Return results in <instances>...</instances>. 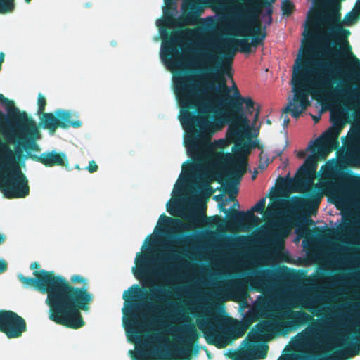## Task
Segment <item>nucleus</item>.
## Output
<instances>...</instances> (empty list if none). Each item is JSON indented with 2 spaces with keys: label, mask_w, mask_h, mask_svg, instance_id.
Instances as JSON below:
<instances>
[{
  "label": "nucleus",
  "mask_w": 360,
  "mask_h": 360,
  "mask_svg": "<svg viewBox=\"0 0 360 360\" xmlns=\"http://www.w3.org/2000/svg\"><path fill=\"white\" fill-rule=\"evenodd\" d=\"M6 240V237L4 235L0 233V245L4 243Z\"/></svg>",
  "instance_id": "47"
},
{
  "label": "nucleus",
  "mask_w": 360,
  "mask_h": 360,
  "mask_svg": "<svg viewBox=\"0 0 360 360\" xmlns=\"http://www.w3.org/2000/svg\"><path fill=\"white\" fill-rule=\"evenodd\" d=\"M255 283H260V278H257L256 281H255Z\"/></svg>",
  "instance_id": "60"
},
{
  "label": "nucleus",
  "mask_w": 360,
  "mask_h": 360,
  "mask_svg": "<svg viewBox=\"0 0 360 360\" xmlns=\"http://www.w3.org/2000/svg\"><path fill=\"white\" fill-rule=\"evenodd\" d=\"M199 328L202 330L204 337L209 345L218 347L222 346L224 340V328L220 323H200Z\"/></svg>",
  "instance_id": "14"
},
{
  "label": "nucleus",
  "mask_w": 360,
  "mask_h": 360,
  "mask_svg": "<svg viewBox=\"0 0 360 360\" xmlns=\"http://www.w3.org/2000/svg\"><path fill=\"white\" fill-rule=\"evenodd\" d=\"M295 6L294 4L290 0H283L281 4V9L283 14L284 15L289 16L290 15L293 11Z\"/></svg>",
  "instance_id": "26"
},
{
  "label": "nucleus",
  "mask_w": 360,
  "mask_h": 360,
  "mask_svg": "<svg viewBox=\"0 0 360 360\" xmlns=\"http://www.w3.org/2000/svg\"><path fill=\"white\" fill-rule=\"evenodd\" d=\"M143 294L144 291L143 288L138 285H132L129 288L128 291H124L123 293V299L125 300V302L128 303L127 312L124 311V314L129 316L128 323L126 322L124 324L125 327L127 328V333L128 338L131 342L134 341L132 338L139 340L141 338V328L143 325L139 319L137 313L139 306L135 303L134 300Z\"/></svg>",
  "instance_id": "8"
},
{
  "label": "nucleus",
  "mask_w": 360,
  "mask_h": 360,
  "mask_svg": "<svg viewBox=\"0 0 360 360\" xmlns=\"http://www.w3.org/2000/svg\"><path fill=\"white\" fill-rule=\"evenodd\" d=\"M224 48L226 51L223 58L210 50L201 53V58L204 61L217 63L205 69L207 72H210L206 76L210 77L212 81L205 82L202 87L193 82L190 76H179L174 79V92L180 107L179 119L188 133L185 146L188 155L193 160L183 169L184 172L195 170L214 155V147L210 141L213 132V123L207 113L212 111L214 96H221L220 101L231 91L225 75L232 77L231 63L237 51L233 46H225Z\"/></svg>",
  "instance_id": "1"
},
{
  "label": "nucleus",
  "mask_w": 360,
  "mask_h": 360,
  "mask_svg": "<svg viewBox=\"0 0 360 360\" xmlns=\"http://www.w3.org/2000/svg\"><path fill=\"white\" fill-rule=\"evenodd\" d=\"M181 21L184 25H193L203 11V8L197 0H184Z\"/></svg>",
  "instance_id": "16"
},
{
  "label": "nucleus",
  "mask_w": 360,
  "mask_h": 360,
  "mask_svg": "<svg viewBox=\"0 0 360 360\" xmlns=\"http://www.w3.org/2000/svg\"><path fill=\"white\" fill-rule=\"evenodd\" d=\"M297 155L299 157V158H303L304 155H305V153L304 151H299L297 154Z\"/></svg>",
  "instance_id": "50"
},
{
  "label": "nucleus",
  "mask_w": 360,
  "mask_h": 360,
  "mask_svg": "<svg viewBox=\"0 0 360 360\" xmlns=\"http://www.w3.org/2000/svg\"><path fill=\"white\" fill-rule=\"evenodd\" d=\"M204 186H205V188L206 189H210L211 188L207 183L205 184Z\"/></svg>",
  "instance_id": "56"
},
{
  "label": "nucleus",
  "mask_w": 360,
  "mask_h": 360,
  "mask_svg": "<svg viewBox=\"0 0 360 360\" xmlns=\"http://www.w3.org/2000/svg\"><path fill=\"white\" fill-rule=\"evenodd\" d=\"M309 334H311V335H314L316 337L318 338V335H319V331L317 330V328L315 327V326H311L309 330Z\"/></svg>",
  "instance_id": "38"
},
{
  "label": "nucleus",
  "mask_w": 360,
  "mask_h": 360,
  "mask_svg": "<svg viewBox=\"0 0 360 360\" xmlns=\"http://www.w3.org/2000/svg\"><path fill=\"white\" fill-rule=\"evenodd\" d=\"M15 0H0V13L12 12L15 8Z\"/></svg>",
  "instance_id": "25"
},
{
  "label": "nucleus",
  "mask_w": 360,
  "mask_h": 360,
  "mask_svg": "<svg viewBox=\"0 0 360 360\" xmlns=\"http://www.w3.org/2000/svg\"><path fill=\"white\" fill-rule=\"evenodd\" d=\"M266 122H267V124H271V121H270L269 120H268L266 121Z\"/></svg>",
  "instance_id": "62"
},
{
  "label": "nucleus",
  "mask_w": 360,
  "mask_h": 360,
  "mask_svg": "<svg viewBox=\"0 0 360 360\" xmlns=\"http://www.w3.org/2000/svg\"><path fill=\"white\" fill-rule=\"evenodd\" d=\"M257 171H255L254 172V174H252V179H255L256 178V176H257Z\"/></svg>",
  "instance_id": "55"
},
{
  "label": "nucleus",
  "mask_w": 360,
  "mask_h": 360,
  "mask_svg": "<svg viewBox=\"0 0 360 360\" xmlns=\"http://www.w3.org/2000/svg\"><path fill=\"white\" fill-rule=\"evenodd\" d=\"M330 122L333 126L317 140V150L323 155L339 148L338 137L345 124V115L340 111L331 112Z\"/></svg>",
  "instance_id": "9"
},
{
  "label": "nucleus",
  "mask_w": 360,
  "mask_h": 360,
  "mask_svg": "<svg viewBox=\"0 0 360 360\" xmlns=\"http://www.w3.org/2000/svg\"><path fill=\"white\" fill-rule=\"evenodd\" d=\"M353 181L356 182V183H359L360 184V179L356 177V176H354L353 179H352Z\"/></svg>",
  "instance_id": "52"
},
{
  "label": "nucleus",
  "mask_w": 360,
  "mask_h": 360,
  "mask_svg": "<svg viewBox=\"0 0 360 360\" xmlns=\"http://www.w3.org/2000/svg\"><path fill=\"white\" fill-rule=\"evenodd\" d=\"M245 341H247V343H248V348L250 349H252V347H253V343H254V340H249V339H246Z\"/></svg>",
  "instance_id": "41"
},
{
  "label": "nucleus",
  "mask_w": 360,
  "mask_h": 360,
  "mask_svg": "<svg viewBox=\"0 0 360 360\" xmlns=\"http://www.w3.org/2000/svg\"><path fill=\"white\" fill-rule=\"evenodd\" d=\"M244 104L246 105L247 108V113H245L247 115L248 114L250 115L252 113L253 110H255V102L249 96L245 97L244 98Z\"/></svg>",
  "instance_id": "29"
},
{
  "label": "nucleus",
  "mask_w": 360,
  "mask_h": 360,
  "mask_svg": "<svg viewBox=\"0 0 360 360\" xmlns=\"http://www.w3.org/2000/svg\"><path fill=\"white\" fill-rule=\"evenodd\" d=\"M147 297L151 301L146 304L147 308L154 312H160L168 302L169 292L164 285H157L150 290Z\"/></svg>",
  "instance_id": "15"
},
{
  "label": "nucleus",
  "mask_w": 360,
  "mask_h": 360,
  "mask_svg": "<svg viewBox=\"0 0 360 360\" xmlns=\"http://www.w3.org/2000/svg\"><path fill=\"white\" fill-rule=\"evenodd\" d=\"M39 267H40V265L37 262H34L30 265V269H33V270L38 269H39Z\"/></svg>",
  "instance_id": "40"
},
{
  "label": "nucleus",
  "mask_w": 360,
  "mask_h": 360,
  "mask_svg": "<svg viewBox=\"0 0 360 360\" xmlns=\"http://www.w3.org/2000/svg\"><path fill=\"white\" fill-rule=\"evenodd\" d=\"M313 317L304 311H292L289 314L276 312L269 319L259 321L256 326V333L259 335L285 334L292 328H297L313 321Z\"/></svg>",
  "instance_id": "6"
},
{
  "label": "nucleus",
  "mask_w": 360,
  "mask_h": 360,
  "mask_svg": "<svg viewBox=\"0 0 360 360\" xmlns=\"http://www.w3.org/2000/svg\"><path fill=\"white\" fill-rule=\"evenodd\" d=\"M334 198L337 202H341L343 201V198L340 195H335Z\"/></svg>",
  "instance_id": "44"
},
{
  "label": "nucleus",
  "mask_w": 360,
  "mask_h": 360,
  "mask_svg": "<svg viewBox=\"0 0 360 360\" xmlns=\"http://www.w3.org/2000/svg\"><path fill=\"white\" fill-rule=\"evenodd\" d=\"M268 272H269L268 271H262V272L261 273V274H262V276H265L266 274H267V273H268Z\"/></svg>",
  "instance_id": "59"
},
{
  "label": "nucleus",
  "mask_w": 360,
  "mask_h": 360,
  "mask_svg": "<svg viewBox=\"0 0 360 360\" xmlns=\"http://www.w3.org/2000/svg\"><path fill=\"white\" fill-rule=\"evenodd\" d=\"M246 359H248V356H245V354H244L243 356L236 358L234 360H246Z\"/></svg>",
  "instance_id": "51"
},
{
  "label": "nucleus",
  "mask_w": 360,
  "mask_h": 360,
  "mask_svg": "<svg viewBox=\"0 0 360 360\" xmlns=\"http://www.w3.org/2000/svg\"><path fill=\"white\" fill-rule=\"evenodd\" d=\"M356 342L352 344L347 349L339 350L330 356L319 360H346L350 357L359 355L360 353V332L356 337Z\"/></svg>",
  "instance_id": "20"
},
{
  "label": "nucleus",
  "mask_w": 360,
  "mask_h": 360,
  "mask_svg": "<svg viewBox=\"0 0 360 360\" xmlns=\"http://www.w3.org/2000/svg\"><path fill=\"white\" fill-rule=\"evenodd\" d=\"M13 121L15 123L18 130H13L8 136V139L12 142L15 140L18 141V146L15 152L6 143L0 139V169L4 171L0 174V191L8 199L25 198L30 193L28 180L19 167L15 157L16 155L20 158L25 149L20 143L22 141H19L18 137L20 127L13 120Z\"/></svg>",
  "instance_id": "4"
},
{
  "label": "nucleus",
  "mask_w": 360,
  "mask_h": 360,
  "mask_svg": "<svg viewBox=\"0 0 360 360\" xmlns=\"http://www.w3.org/2000/svg\"><path fill=\"white\" fill-rule=\"evenodd\" d=\"M269 346L266 344L259 345L255 349L256 358L259 359H264L266 357L268 353Z\"/></svg>",
  "instance_id": "27"
},
{
  "label": "nucleus",
  "mask_w": 360,
  "mask_h": 360,
  "mask_svg": "<svg viewBox=\"0 0 360 360\" xmlns=\"http://www.w3.org/2000/svg\"><path fill=\"white\" fill-rule=\"evenodd\" d=\"M266 8H267L266 14L268 15V17H270L272 15V13H273L272 7H266Z\"/></svg>",
  "instance_id": "46"
},
{
  "label": "nucleus",
  "mask_w": 360,
  "mask_h": 360,
  "mask_svg": "<svg viewBox=\"0 0 360 360\" xmlns=\"http://www.w3.org/2000/svg\"><path fill=\"white\" fill-rule=\"evenodd\" d=\"M68 282L71 285H72L71 283H81L82 284V287L81 288H79V287H77V288H82V289H84L86 292V293L88 294V297H89V300H88V302L84 305V307H82L81 309L78 308L77 309V314H76V319H77V321L75 323V325L74 326H64L65 327L68 328H71V329H79V328H82L84 325H85V321L82 317V313H81V311H88L89 309V305L91 304V302H93L94 300V295L92 293H91L89 290H88V282H87V280L86 278H84V277H82V276L80 275H78V274H75V275H72L71 277H70V283L68 281ZM75 288H76V286H74Z\"/></svg>",
  "instance_id": "13"
},
{
  "label": "nucleus",
  "mask_w": 360,
  "mask_h": 360,
  "mask_svg": "<svg viewBox=\"0 0 360 360\" xmlns=\"http://www.w3.org/2000/svg\"><path fill=\"white\" fill-rule=\"evenodd\" d=\"M37 112L41 115V122L44 129H48L51 134H54L58 128L68 129L70 127L79 128L82 125L79 120H72L70 111L56 110L54 113L45 112L46 106V98L39 93L37 98Z\"/></svg>",
  "instance_id": "7"
},
{
  "label": "nucleus",
  "mask_w": 360,
  "mask_h": 360,
  "mask_svg": "<svg viewBox=\"0 0 360 360\" xmlns=\"http://www.w3.org/2000/svg\"><path fill=\"white\" fill-rule=\"evenodd\" d=\"M347 221L341 227V229L345 232L350 231L354 224L351 218L347 219Z\"/></svg>",
  "instance_id": "32"
},
{
  "label": "nucleus",
  "mask_w": 360,
  "mask_h": 360,
  "mask_svg": "<svg viewBox=\"0 0 360 360\" xmlns=\"http://www.w3.org/2000/svg\"><path fill=\"white\" fill-rule=\"evenodd\" d=\"M98 169V167L95 161L91 160L89 162V165L86 167V169L89 171V173H94L96 172Z\"/></svg>",
  "instance_id": "33"
},
{
  "label": "nucleus",
  "mask_w": 360,
  "mask_h": 360,
  "mask_svg": "<svg viewBox=\"0 0 360 360\" xmlns=\"http://www.w3.org/2000/svg\"><path fill=\"white\" fill-rule=\"evenodd\" d=\"M233 205H234V206H239V203H238V202H235Z\"/></svg>",
  "instance_id": "61"
},
{
  "label": "nucleus",
  "mask_w": 360,
  "mask_h": 360,
  "mask_svg": "<svg viewBox=\"0 0 360 360\" xmlns=\"http://www.w3.org/2000/svg\"><path fill=\"white\" fill-rule=\"evenodd\" d=\"M283 126L286 127L289 124V122H290V119L288 117V115H285V116H283Z\"/></svg>",
  "instance_id": "43"
},
{
  "label": "nucleus",
  "mask_w": 360,
  "mask_h": 360,
  "mask_svg": "<svg viewBox=\"0 0 360 360\" xmlns=\"http://www.w3.org/2000/svg\"><path fill=\"white\" fill-rule=\"evenodd\" d=\"M266 199H260L252 208L246 212L232 209L230 212L226 208L221 210L226 213V224L230 227H239L243 230L248 229L253 223H256L259 218L254 214V212H262L265 208Z\"/></svg>",
  "instance_id": "10"
},
{
  "label": "nucleus",
  "mask_w": 360,
  "mask_h": 360,
  "mask_svg": "<svg viewBox=\"0 0 360 360\" xmlns=\"http://www.w3.org/2000/svg\"><path fill=\"white\" fill-rule=\"evenodd\" d=\"M246 240V237L245 236H240L236 239V242L238 244L243 243Z\"/></svg>",
  "instance_id": "42"
},
{
  "label": "nucleus",
  "mask_w": 360,
  "mask_h": 360,
  "mask_svg": "<svg viewBox=\"0 0 360 360\" xmlns=\"http://www.w3.org/2000/svg\"><path fill=\"white\" fill-rule=\"evenodd\" d=\"M301 202H302V199L300 198L295 197L292 200L291 205L293 207H295L300 206Z\"/></svg>",
  "instance_id": "34"
},
{
  "label": "nucleus",
  "mask_w": 360,
  "mask_h": 360,
  "mask_svg": "<svg viewBox=\"0 0 360 360\" xmlns=\"http://www.w3.org/2000/svg\"><path fill=\"white\" fill-rule=\"evenodd\" d=\"M313 200L316 202V204H318L320 200V197L316 195L314 196Z\"/></svg>",
  "instance_id": "48"
},
{
  "label": "nucleus",
  "mask_w": 360,
  "mask_h": 360,
  "mask_svg": "<svg viewBox=\"0 0 360 360\" xmlns=\"http://www.w3.org/2000/svg\"><path fill=\"white\" fill-rule=\"evenodd\" d=\"M75 167L77 169H80L79 165H76Z\"/></svg>",
  "instance_id": "63"
},
{
  "label": "nucleus",
  "mask_w": 360,
  "mask_h": 360,
  "mask_svg": "<svg viewBox=\"0 0 360 360\" xmlns=\"http://www.w3.org/2000/svg\"><path fill=\"white\" fill-rule=\"evenodd\" d=\"M176 251L173 248H169V254L161 255L158 259L162 262V265L160 266L157 274L162 278L167 277L171 272L170 263L176 259L177 255L174 254Z\"/></svg>",
  "instance_id": "22"
},
{
  "label": "nucleus",
  "mask_w": 360,
  "mask_h": 360,
  "mask_svg": "<svg viewBox=\"0 0 360 360\" xmlns=\"http://www.w3.org/2000/svg\"><path fill=\"white\" fill-rule=\"evenodd\" d=\"M290 181H291V179H286V178L280 176L278 179V186L281 188H284L289 184V183Z\"/></svg>",
  "instance_id": "31"
},
{
  "label": "nucleus",
  "mask_w": 360,
  "mask_h": 360,
  "mask_svg": "<svg viewBox=\"0 0 360 360\" xmlns=\"http://www.w3.org/2000/svg\"><path fill=\"white\" fill-rule=\"evenodd\" d=\"M262 153H263V152H262L260 153V155H259L260 161H262ZM268 165H269V162L268 161H266L264 162H260L259 165V168H260L261 169H264L267 167Z\"/></svg>",
  "instance_id": "36"
},
{
  "label": "nucleus",
  "mask_w": 360,
  "mask_h": 360,
  "mask_svg": "<svg viewBox=\"0 0 360 360\" xmlns=\"http://www.w3.org/2000/svg\"><path fill=\"white\" fill-rule=\"evenodd\" d=\"M133 360H144L143 356L147 354V349H141L138 351V355L132 350L129 351Z\"/></svg>",
  "instance_id": "30"
},
{
  "label": "nucleus",
  "mask_w": 360,
  "mask_h": 360,
  "mask_svg": "<svg viewBox=\"0 0 360 360\" xmlns=\"http://www.w3.org/2000/svg\"><path fill=\"white\" fill-rule=\"evenodd\" d=\"M186 32H187L188 33L191 34V33H193V30H191V29H187V30H186Z\"/></svg>",
  "instance_id": "57"
},
{
  "label": "nucleus",
  "mask_w": 360,
  "mask_h": 360,
  "mask_svg": "<svg viewBox=\"0 0 360 360\" xmlns=\"http://www.w3.org/2000/svg\"><path fill=\"white\" fill-rule=\"evenodd\" d=\"M176 35H172L168 42L162 47V58L165 63L171 68H179L181 65L180 60L177 58L179 56V51L175 46Z\"/></svg>",
  "instance_id": "17"
},
{
  "label": "nucleus",
  "mask_w": 360,
  "mask_h": 360,
  "mask_svg": "<svg viewBox=\"0 0 360 360\" xmlns=\"http://www.w3.org/2000/svg\"><path fill=\"white\" fill-rule=\"evenodd\" d=\"M5 54L3 52L0 53V66L1 67L2 63L4 61Z\"/></svg>",
  "instance_id": "45"
},
{
  "label": "nucleus",
  "mask_w": 360,
  "mask_h": 360,
  "mask_svg": "<svg viewBox=\"0 0 360 360\" xmlns=\"http://www.w3.org/2000/svg\"><path fill=\"white\" fill-rule=\"evenodd\" d=\"M260 12L259 6L252 5L247 10L248 23L238 29L237 35L250 37H251V42L249 41L248 38L230 39L226 41L225 46L235 47L237 51L238 50L241 53H250L252 51V46L257 48L263 45L266 37V26L263 27L259 18Z\"/></svg>",
  "instance_id": "5"
},
{
  "label": "nucleus",
  "mask_w": 360,
  "mask_h": 360,
  "mask_svg": "<svg viewBox=\"0 0 360 360\" xmlns=\"http://www.w3.org/2000/svg\"><path fill=\"white\" fill-rule=\"evenodd\" d=\"M160 219H163V224L165 226H171L177 230H188L197 223L196 215L193 212H188L186 214L184 219L187 223H184L178 219L169 217L165 214L160 216Z\"/></svg>",
  "instance_id": "19"
},
{
  "label": "nucleus",
  "mask_w": 360,
  "mask_h": 360,
  "mask_svg": "<svg viewBox=\"0 0 360 360\" xmlns=\"http://www.w3.org/2000/svg\"><path fill=\"white\" fill-rule=\"evenodd\" d=\"M317 167L316 157L314 155L308 156L304 164L298 169L295 181L298 185H304L306 184L310 176L315 172Z\"/></svg>",
  "instance_id": "18"
},
{
  "label": "nucleus",
  "mask_w": 360,
  "mask_h": 360,
  "mask_svg": "<svg viewBox=\"0 0 360 360\" xmlns=\"http://www.w3.org/2000/svg\"><path fill=\"white\" fill-rule=\"evenodd\" d=\"M255 110H256V112H255V116H254L253 124H255L256 122H257V120H259V112H260V107L258 106V108H257L255 109Z\"/></svg>",
  "instance_id": "37"
},
{
  "label": "nucleus",
  "mask_w": 360,
  "mask_h": 360,
  "mask_svg": "<svg viewBox=\"0 0 360 360\" xmlns=\"http://www.w3.org/2000/svg\"><path fill=\"white\" fill-rule=\"evenodd\" d=\"M245 328L244 327H239L237 330L238 337H242L244 335Z\"/></svg>",
  "instance_id": "39"
},
{
  "label": "nucleus",
  "mask_w": 360,
  "mask_h": 360,
  "mask_svg": "<svg viewBox=\"0 0 360 360\" xmlns=\"http://www.w3.org/2000/svg\"><path fill=\"white\" fill-rule=\"evenodd\" d=\"M188 324H185L179 328L182 333V343L187 348H191L193 343L197 342L199 338V333L194 323H191V319H187Z\"/></svg>",
  "instance_id": "21"
},
{
  "label": "nucleus",
  "mask_w": 360,
  "mask_h": 360,
  "mask_svg": "<svg viewBox=\"0 0 360 360\" xmlns=\"http://www.w3.org/2000/svg\"><path fill=\"white\" fill-rule=\"evenodd\" d=\"M257 318H256V317H255V318H253V319H252V321H257Z\"/></svg>",
  "instance_id": "64"
},
{
  "label": "nucleus",
  "mask_w": 360,
  "mask_h": 360,
  "mask_svg": "<svg viewBox=\"0 0 360 360\" xmlns=\"http://www.w3.org/2000/svg\"><path fill=\"white\" fill-rule=\"evenodd\" d=\"M313 119L315 121V122H318L319 121V120H320V117L319 116H318V117L314 116Z\"/></svg>",
  "instance_id": "53"
},
{
  "label": "nucleus",
  "mask_w": 360,
  "mask_h": 360,
  "mask_svg": "<svg viewBox=\"0 0 360 360\" xmlns=\"http://www.w3.org/2000/svg\"><path fill=\"white\" fill-rule=\"evenodd\" d=\"M28 157L32 160L40 162L47 167L54 166L69 167V160L65 153L48 151L42 153L40 155L28 153Z\"/></svg>",
  "instance_id": "12"
},
{
  "label": "nucleus",
  "mask_w": 360,
  "mask_h": 360,
  "mask_svg": "<svg viewBox=\"0 0 360 360\" xmlns=\"http://www.w3.org/2000/svg\"><path fill=\"white\" fill-rule=\"evenodd\" d=\"M288 235V231L284 229L282 224H276L272 226L270 232V240L274 244L283 243V238Z\"/></svg>",
  "instance_id": "24"
},
{
  "label": "nucleus",
  "mask_w": 360,
  "mask_h": 360,
  "mask_svg": "<svg viewBox=\"0 0 360 360\" xmlns=\"http://www.w3.org/2000/svg\"><path fill=\"white\" fill-rule=\"evenodd\" d=\"M272 22V16L268 17V20L266 22V25H270Z\"/></svg>",
  "instance_id": "49"
},
{
  "label": "nucleus",
  "mask_w": 360,
  "mask_h": 360,
  "mask_svg": "<svg viewBox=\"0 0 360 360\" xmlns=\"http://www.w3.org/2000/svg\"><path fill=\"white\" fill-rule=\"evenodd\" d=\"M252 5L254 6H259V9L262 7H272L276 0H250Z\"/></svg>",
  "instance_id": "28"
},
{
  "label": "nucleus",
  "mask_w": 360,
  "mask_h": 360,
  "mask_svg": "<svg viewBox=\"0 0 360 360\" xmlns=\"http://www.w3.org/2000/svg\"><path fill=\"white\" fill-rule=\"evenodd\" d=\"M235 86H237L236 84L234 83V82L233 81V86H232V89H233V91L234 92L235 91Z\"/></svg>",
  "instance_id": "58"
},
{
  "label": "nucleus",
  "mask_w": 360,
  "mask_h": 360,
  "mask_svg": "<svg viewBox=\"0 0 360 360\" xmlns=\"http://www.w3.org/2000/svg\"><path fill=\"white\" fill-rule=\"evenodd\" d=\"M8 265L7 262L5 260L0 261V274L6 271L7 270Z\"/></svg>",
  "instance_id": "35"
},
{
  "label": "nucleus",
  "mask_w": 360,
  "mask_h": 360,
  "mask_svg": "<svg viewBox=\"0 0 360 360\" xmlns=\"http://www.w3.org/2000/svg\"><path fill=\"white\" fill-rule=\"evenodd\" d=\"M34 277L18 275L19 281L25 286H33L41 293L47 294L46 304L49 307V319L61 326H74L77 321V309L89 299L86 290L75 288L62 276L46 270L34 271Z\"/></svg>",
  "instance_id": "3"
},
{
  "label": "nucleus",
  "mask_w": 360,
  "mask_h": 360,
  "mask_svg": "<svg viewBox=\"0 0 360 360\" xmlns=\"http://www.w3.org/2000/svg\"><path fill=\"white\" fill-rule=\"evenodd\" d=\"M244 98L238 87L235 86L233 96L228 94L224 98L220 100V105L226 108L224 113L226 121L229 123L226 136L230 142L235 143V146L232 148L233 155L230 153L214 154L217 158L224 156L225 161L230 167L226 176L219 173L216 179L220 184L226 181V188L231 192V200H235L233 193L236 194L238 192V189L232 185L238 184L246 173L248 165L247 156L250 153V148L244 141L245 138L250 137L251 129L250 121L243 110Z\"/></svg>",
  "instance_id": "2"
},
{
  "label": "nucleus",
  "mask_w": 360,
  "mask_h": 360,
  "mask_svg": "<svg viewBox=\"0 0 360 360\" xmlns=\"http://www.w3.org/2000/svg\"><path fill=\"white\" fill-rule=\"evenodd\" d=\"M24 318L11 310H0V332L9 339L18 338L27 331Z\"/></svg>",
  "instance_id": "11"
},
{
  "label": "nucleus",
  "mask_w": 360,
  "mask_h": 360,
  "mask_svg": "<svg viewBox=\"0 0 360 360\" xmlns=\"http://www.w3.org/2000/svg\"><path fill=\"white\" fill-rule=\"evenodd\" d=\"M149 262V257L148 253L141 255L138 253L135 263L137 266V269L134 271V274L137 278L141 279L143 277H147L148 275V264Z\"/></svg>",
  "instance_id": "23"
},
{
  "label": "nucleus",
  "mask_w": 360,
  "mask_h": 360,
  "mask_svg": "<svg viewBox=\"0 0 360 360\" xmlns=\"http://www.w3.org/2000/svg\"><path fill=\"white\" fill-rule=\"evenodd\" d=\"M283 150H278V151H276V156H281V154L283 153Z\"/></svg>",
  "instance_id": "54"
}]
</instances>
